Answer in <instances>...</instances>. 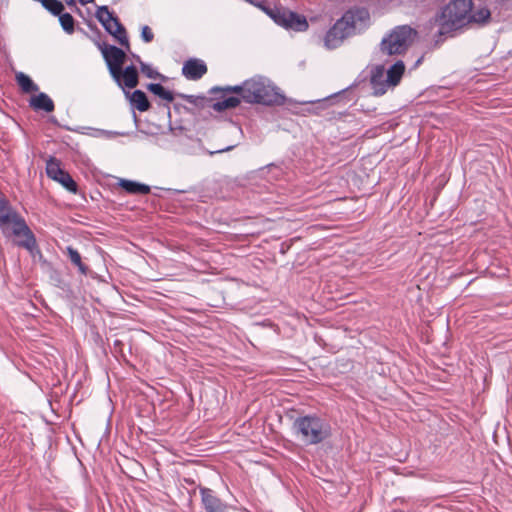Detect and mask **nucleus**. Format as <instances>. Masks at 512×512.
I'll return each instance as SVG.
<instances>
[{"instance_id":"nucleus-1","label":"nucleus","mask_w":512,"mask_h":512,"mask_svg":"<svg viewBox=\"0 0 512 512\" xmlns=\"http://www.w3.org/2000/svg\"><path fill=\"white\" fill-rule=\"evenodd\" d=\"M491 12L487 7L476 5L471 0H450L435 16L439 35H448L468 23L485 24L490 20Z\"/></svg>"},{"instance_id":"nucleus-2","label":"nucleus","mask_w":512,"mask_h":512,"mask_svg":"<svg viewBox=\"0 0 512 512\" xmlns=\"http://www.w3.org/2000/svg\"><path fill=\"white\" fill-rule=\"evenodd\" d=\"M331 425L328 420L315 413L298 416L292 423V432L304 445H317L330 438Z\"/></svg>"},{"instance_id":"nucleus-3","label":"nucleus","mask_w":512,"mask_h":512,"mask_svg":"<svg viewBox=\"0 0 512 512\" xmlns=\"http://www.w3.org/2000/svg\"><path fill=\"white\" fill-rule=\"evenodd\" d=\"M368 18L369 13L365 8L347 10L326 32L324 46L329 50L338 48L346 38L355 34L357 23L364 22Z\"/></svg>"},{"instance_id":"nucleus-4","label":"nucleus","mask_w":512,"mask_h":512,"mask_svg":"<svg viewBox=\"0 0 512 512\" xmlns=\"http://www.w3.org/2000/svg\"><path fill=\"white\" fill-rule=\"evenodd\" d=\"M0 229L5 236H25V240L15 241L18 247L26 250L35 248V235L27 225L25 219L16 211L12 210L9 202L5 199L0 202Z\"/></svg>"},{"instance_id":"nucleus-5","label":"nucleus","mask_w":512,"mask_h":512,"mask_svg":"<svg viewBox=\"0 0 512 512\" xmlns=\"http://www.w3.org/2000/svg\"><path fill=\"white\" fill-rule=\"evenodd\" d=\"M244 102L265 106L282 105L285 97L273 82L263 76H254L246 80Z\"/></svg>"},{"instance_id":"nucleus-6","label":"nucleus","mask_w":512,"mask_h":512,"mask_svg":"<svg viewBox=\"0 0 512 512\" xmlns=\"http://www.w3.org/2000/svg\"><path fill=\"white\" fill-rule=\"evenodd\" d=\"M417 32L410 26L396 27L381 42V50L388 55L402 54L413 43Z\"/></svg>"},{"instance_id":"nucleus-7","label":"nucleus","mask_w":512,"mask_h":512,"mask_svg":"<svg viewBox=\"0 0 512 512\" xmlns=\"http://www.w3.org/2000/svg\"><path fill=\"white\" fill-rule=\"evenodd\" d=\"M95 17L102 24L104 29L112 35L121 46L126 48L127 52H130V43L126 28L118 17L110 12L107 6H99L96 10Z\"/></svg>"},{"instance_id":"nucleus-8","label":"nucleus","mask_w":512,"mask_h":512,"mask_svg":"<svg viewBox=\"0 0 512 512\" xmlns=\"http://www.w3.org/2000/svg\"><path fill=\"white\" fill-rule=\"evenodd\" d=\"M97 47L101 51L106 66L111 77H116L126 61V49H121L114 45L97 42Z\"/></svg>"},{"instance_id":"nucleus-9","label":"nucleus","mask_w":512,"mask_h":512,"mask_svg":"<svg viewBox=\"0 0 512 512\" xmlns=\"http://www.w3.org/2000/svg\"><path fill=\"white\" fill-rule=\"evenodd\" d=\"M278 25L285 29L293 30L296 32H304L309 27L307 19L304 15L298 14L288 9H282Z\"/></svg>"},{"instance_id":"nucleus-10","label":"nucleus","mask_w":512,"mask_h":512,"mask_svg":"<svg viewBox=\"0 0 512 512\" xmlns=\"http://www.w3.org/2000/svg\"><path fill=\"white\" fill-rule=\"evenodd\" d=\"M201 503L205 512H229L231 507L217 497L215 492L206 487H200Z\"/></svg>"},{"instance_id":"nucleus-11","label":"nucleus","mask_w":512,"mask_h":512,"mask_svg":"<svg viewBox=\"0 0 512 512\" xmlns=\"http://www.w3.org/2000/svg\"><path fill=\"white\" fill-rule=\"evenodd\" d=\"M115 83L122 89H133L139 84V73L135 65L131 64L117 71L116 77H112Z\"/></svg>"},{"instance_id":"nucleus-12","label":"nucleus","mask_w":512,"mask_h":512,"mask_svg":"<svg viewBox=\"0 0 512 512\" xmlns=\"http://www.w3.org/2000/svg\"><path fill=\"white\" fill-rule=\"evenodd\" d=\"M207 73V66L200 59H189L182 67V74L189 80H199Z\"/></svg>"},{"instance_id":"nucleus-13","label":"nucleus","mask_w":512,"mask_h":512,"mask_svg":"<svg viewBox=\"0 0 512 512\" xmlns=\"http://www.w3.org/2000/svg\"><path fill=\"white\" fill-rule=\"evenodd\" d=\"M370 83L373 89V95L375 96H382L386 93L387 87L391 86L386 82L383 67H376L371 75Z\"/></svg>"},{"instance_id":"nucleus-14","label":"nucleus","mask_w":512,"mask_h":512,"mask_svg":"<svg viewBox=\"0 0 512 512\" xmlns=\"http://www.w3.org/2000/svg\"><path fill=\"white\" fill-rule=\"evenodd\" d=\"M29 106L35 111H45L47 113L54 111L55 108L53 100L44 92L32 96L29 100Z\"/></svg>"},{"instance_id":"nucleus-15","label":"nucleus","mask_w":512,"mask_h":512,"mask_svg":"<svg viewBox=\"0 0 512 512\" xmlns=\"http://www.w3.org/2000/svg\"><path fill=\"white\" fill-rule=\"evenodd\" d=\"M179 97L190 103L194 108L184 107V109L189 112L195 114V110H202L206 107H212V99L207 98L205 96H195V95H186V94H178Z\"/></svg>"},{"instance_id":"nucleus-16","label":"nucleus","mask_w":512,"mask_h":512,"mask_svg":"<svg viewBox=\"0 0 512 512\" xmlns=\"http://www.w3.org/2000/svg\"><path fill=\"white\" fill-rule=\"evenodd\" d=\"M118 185L129 194H148L150 187L146 184H142L136 181L120 179Z\"/></svg>"},{"instance_id":"nucleus-17","label":"nucleus","mask_w":512,"mask_h":512,"mask_svg":"<svg viewBox=\"0 0 512 512\" xmlns=\"http://www.w3.org/2000/svg\"><path fill=\"white\" fill-rule=\"evenodd\" d=\"M404 71V63L402 61H397L388 69L386 75V82H388L391 86L398 85L404 74Z\"/></svg>"},{"instance_id":"nucleus-18","label":"nucleus","mask_w":512,"mask_h":512,"mask_svg":"<svg viewBox=\"0 0 512 512\" xmlns=\"http://www.w3.org/2000/svg\"><path fill=\"white\" fill-rule=\"evenodd\" d=\"M130 102L140 112L148 111L151 107L147 95L142 90H135L130 96Z\"/></svg>"},{"instance_id":"nucleus-19","label":"nucleus","mask_w":512,"mask_h":512,"mask_svg":"<svg viewBox=\"0 0 512 512\" xmlns=\"http://www.w3.org/2000/svg\"><path fill=\"white\" fill-rule=\"evenodd\" d=\"M16 82L24 93L37 92L39 87L33 80L23 72L16 74Z\"/></svg>"},{"instance_id":"nucleus-20","label":"nucleus","mask_w":512,"mask_h":512,"mask_svg":"<svg viewBox=\"0 0 512 512\" xmlns=\"http://www.w3.org/2000/svg\"><path fill=\"white\" fill-rule=\"evenodd\" d=\"M241 100L238 96H229L223 100L213 102L212 108L217 112H223L227 109L236 108L240 105Z\"/></svg>"},{"instance_id":"nucleus-21","label":"nucleus","mask_w":512,"mask_h":512,"mask_svg":"<svg viewBox=\"0 0 512 512\" xmlns=\"http://www.w3.org/2000/svg\"><path fill=\"white\" fill-rule=\"evenodd\" d=\"M67 255L73 265H75L82 275H87L89 268L82 262L80 253L71 246L67 247Z\"/></svg>"},{"instance_id":"nucleus-22","label":"nucleus","mask_w":512,"mask_h":512,"mask_svg":"<svg viewBox=\"0 0 512 512\" xmlns=\"http://www.w3.org/2000/svg\"><path fill=\"white\" fill-rule=\"evenodd\" d=\"M147 89L158 96L159 98L166 100L167 102H172L174 100V95L171 91L167 90L160 83H149L147 85Z\"/></svg>"},{"instance_id":"nucleus-23","label":"nucleus","mask_w":512,"mask_h":512,"mask_svg":"<svg viewBox=\"0 0 512 512\" xmlns=\"http://www.w3.org/2000/svg\"><path fill=\"white\" fill-rule=\"evenodd\" d=\"M246 80L241 85L235 86H226L224 88L214 87L211 89V92L222 91L225 93H234L237 94L240 99L244 101V95H246Z\"/></svg>"},{"instance_id":"nucleus-24","label":"nucleus","mask_w":512,"mask_h":512,"mask_svg":"<svg viewBox=\"0 0 512 512\" xmlns=\"http://www.w3.org/2000/svg\"><path fill=\"white\" fill-rule=\"evenodd\" d=\"M42 6L54 16H59L64 10V4L59 0H39Z\"/></svg>"},{"instance_id":"nucleus-25","label":"nucleus","mask_w":512,"mask_h":512,"mask_svg":"<svg viewBox=\"0 0 512 512\" xmlns=\"http://www.w3.org/2000/svg\"><path fill=\"white\" fill-rule=\"evenodd\" d=\"M59 22L62 29L67 34H73L75 31V19L70 13H64V11L58 16Z\"/></svg>"},{"instance_id":"nucleus-26","label":"nucleus","mask_w":512,"mask_h":512,"mask_svg":"<svg viewBox=\"0 0 512 512\" xmlns=\"http://www.w3.org/2000/svg\"><path fill=\"white\" fill-rule=\"evenodd\" d=\"M64 188H66L69 192L77 193V183L73 180L70 174L66 171H63L58 178L56 179Z\"/></svg>"},{"instance_id":"nucleus-27","label":"nucleus","mask_w":512,"mask_h":512,"mask_svg":"<svg viewBox=\"0 0 512 512\" xmlns=\"http://www.w3.org/2000/svg\"><path fill=\"white\" fill-rule=\"evenodd\" d=\"M140 70L147 78L160 79L162 81L166 79L164 75L153 69L149 64L145 62H141Z\"/></svg>"},{"instance_id":"nucleus-28","label":"nucleus","mask_w":512,"mask_h":512,"mask_svg":"<svg viewBox=\"0 0 512 512\" xmlns=\"http://www.w3.org/2000/svg\"><path fill=\"white\" fill-rule=\"evenodd\" d=\"M63 171L64 170L60 168V165L56 160L52 159L47 162L46 172L53 180H56Z\"/></svg>"},{"instance_id":"nucleus-29","label":"nucleus","mask_w":512,"mask_h":512,"mask_svg":"<svg viewBox=\"0 0 512 512\" xmlns=\"http://www.w3.org/2000/svg\"><path fill=\"white\" fill-rule=\"evenodd\" d=\"M262 11L268 15L276 24H278L282 9L271 8L269 5H266Z\"/></svg>"},{"instance_id":"nucleus-30","label":"nucleus","mask_w":512,"mask_h":512,"mask_svg":"<svg viewBox=\"0 0 512 512\" xmlns=\"http://www.w3.org/2000/svg\"><path fill=\"white\" fill-rule=\"evenodd\" d=\"M141 38L145 43H150L154 39V33L149 26L145 25L141 29Z\"/></svg>"},{"instance_id":"nucleus-31","label":"nucleus","mask_w":512,"mask_h":512,"mask_svg":"<svg viewBox=\"0 0 512 512\" xmlns=\"http://www.w3.org/2000/svg\"><path fill=\"white\" fill-rule=\"evenodd\" d=\"M244 1L259 8L261 11L267 5L266 0H244Z\"/></svg>"},{"instance_id":"nucleus-32","label":"nucleus","mask_w":512,"mask_h":512,"mask_svg":"<svg viewBox=\"0 0 512 512\" xmlns=\"http://www.w3.org/2000/svg\"><path fill=\"white\" fill-rule=\"evenodd\" d=\"M35 248H32L31 250H28L29 253L31 254L32 257H36L38 256L40 259L43 257L42 253H41V250L39 249L38 245H37V241L35 240V245H34Z\"/></svg>"},{"instance_id":"nucleus-33","label":"nucleus","mask_w":512,"mask_h":512,"mask_svg":"<svg viewBox=\"0 0 512 512\" xmlns=\"http://www.w3.org/2000/svg\"><path fill=\"white\" fill-rule=\"evenodd\" d=\"M35 248H32L31 250H28L29 253L31 254L32 257H36L38 256L40 259L43 257L42 253H41V250L39 249L38 245H37V241L35 240V245H34Z\"/></svg>"},{"instance_id":"nucleus-34","label":"nucleus","mask_w":512,"mask_h":512,"mask_svg":"<svg viewBox=\"0 0 512 512\" xmlns=\"http://www.w3.org/2000/svg\"><path fill=\"white\" fill-rule=\"evenodd\" d=\"M66 4L70 7H76V1L75 0H64Z\"/></svg>"},{"instance_id":"nucleus-35","label":"nucleus","mask_w":512,"mask_h":512,"mask_svg":"<svg viewBox=\"0 0 512 512\" xmlns=\"http://www.w3.org/2000/svg\"><path fill=\"white\" fill-rule=\"evenodd\" d=\"M133 58L135 59L136 62L139 63V65L141 66V62H143L140 58V56L136 55V54H132Z\"/></svg>"},{"instance_id":"nucleus-36","label":"nucleus","mask_w":512,"mask_h":512,"mask_svg":"<svg viewBox=\"0 0 512 512\" xmlns=\"http://www.w3.org/2000/svg\"><path fill=\"white\" fill-rule=\"evenodd\" d=\"M234 146H229L227 148H224V149H221V150H218L216 153H222V152H226V151H229L231 149H233Z\"/></svg>"},{"instance_id":"nucleus-37","label":"nucleus","mask_w":512,"mask_h":512,"mask_svg":"<svg viewBox=\"0 0 512 512\" xmlns=\"http://www.w3.org/2000/svg\"><path fill=\"white\" fill-rule=\"evenodd\" d=\"M79 2H80L82 5H87V4H89V3L94 2V0H79Z\"/></svg>"},{"instance_id":"nucleus-38","label":"nucleus","mask_w":512,"mask_h":512,"mask_svg":"<svg viewBox=\"0 0 512 512\" xmlns=\"http://www.w3.org/2000/svg\"><path fill=\"white\" fill-rule=\"evenodd\" d=\"M17 237L20 238L18 241L25 240V236H17Z\"/></svg>"}]
</instances>
